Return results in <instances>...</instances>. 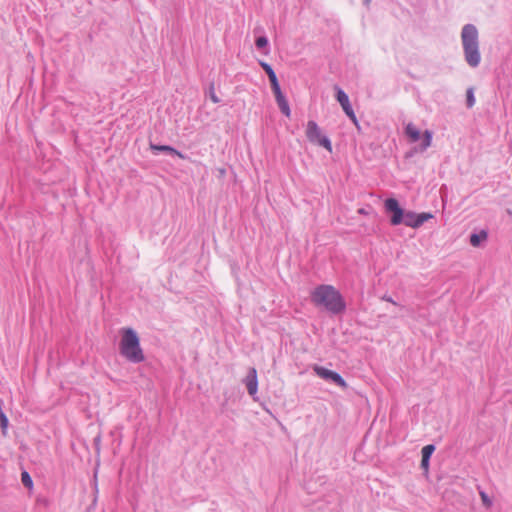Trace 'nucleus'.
Returning <instances> with one entry per match:
<instances>
[{
	"label": "nucleus",
	"instance_id": "obj_8",
	"mask_svg": "<svg viewBox=\"0 0 512 512\" xmlns=\"http://www.w3.org/2000/svg\"><path fill=\"white\" fill-rule=\"evenodd\" d=\"M243 382L247 388L249 395L254 396L258 391V378L257 371L254 367H251L243 379Z\"/></svg>",
	"mask_w": 512,
	"mask_h": 512
},
{
	"label": "nucleus",
	"instance_id": "obj_17",
	"mask_svg": "<svg viewBox=\"0 0 512 512\" xmlns=\"http://www.w3.org/2000/svg\"><path fill=\"white\" fill-rule=\"evenodd\" d=\"M206 94L213 103L217 104L220 102V98L215 93L214 83H210Z\"/></svg>",
	"mask_w": 512,
	"mask_h": 512
},
{
	"label": "nucleus",
	"instance_id": "obj_5",
	"mask_svg": "<svg viewBox=\"0 0 512 512\" xmlns=\"http://www.w3.org/2000/svg\"><path fill=\"white\" fill-rule=\"evenodd\" d=\"M384 208L387 213L391 214L390 217V223L393 226H397L400 224H403L406 211L403 210L397 199L395 198H388L384 202Z\"/></svg>",
	"mask_w": 512,
	"mask_h": 512
},
{
	"label": "nucleus",
	"instance_id": "obj_7",
	"mask_svg": "<svg viewBox=\"0 0 512 512\" xmlns=\"http://www.w3.org/2000/svg\"><path fill=\"white\" fill-rule=\"evenodd\" d=\"M313 370L318 377L333 382L343 389L347 388L346 381L339 373L318 365L314 366Z\"/></svg>",
	"mask_w": 512,
	"mask_h": 512
},
{
	"label": "nucleus",
	"instance_id": "obj_3",
	"mask_svg": "<svg viewBox=\"0 0 512 512\" xmlns=\"http://www.w3.org/2000/svg\"><path fill=\"white\" fill-rule=\"evenodd\" d=\"M120 353L132 363H140L144 360V354L140 347L137 333L131 329H124L120 342Z\"/></svg>",
	"mask_w": 512,
	"mask_h": 512
},
{
	"label": "nucleus",
	"instance_id": "obj_15",
	"mask_svg": "<svg viewBox=\"0 0 512 512\" xmlns=\"http://www.w3.org/2000/svg\"><path fill=\"white\" fill-rule=\"evenodd\" d=\"M486 238H487V233L485 231H481L478 234L473 233L470 236V243L472 246L477 247L480 244V242Z\"/></svg>",
	"mask_w": 512,
	"mask_h": 512
},
{
	"label": "nucleus",
	"instance_id": "obj_22",
	"mask_svg": "<svg viewBox=\"0 0 512 512\" xmlns=\"http://www.w3.org/2000/svg\"><path fill=\"white\" fill-rule=\"evenodd\" d=\"M347 116L353 122V124L357 127V129H360V125H359V122H358V119H357L355 113L352 112V114L347 115Z\"/></svg>",
	"mask_w": 512,
	"mask_h": 512
},
{
	"label": "nucleus",
	"instance_id": "obj_16",
	"mask_svg": "<svg viewBox=\"0 0 512 512\" xmlns=\"http://www.w3.org/2000/svg\"><path fill=\"white\" fill-rule=\"evenodd\" d=\"M260 66L263 68V70L266 72L269 81H273L277 78L275 71L273 70L272 66L264 61L259 62Z\"/></svg>",
	"mask_w": 512,
	"mask_h": 512
},
{
	"label": "nucleus",
	"instance_id": "obj_25",
	"mask_svg": "<svg viewBox=\"0 0 512 512\" xmlns=\"http://www.w3.org/2000/svg\"><path fill=\"white\" fill-rule=\"evenodd\" d=\"M481 496H482L483 501H484V502H486V501H487V496H486V494L482 492V493H481Z\"/></svg>",
	"mask_w": 512,
	"mask_h": 512
},
{
	"label": "nucleus",
	"instance_id": "obj_26",
	"mask_svg": "<svg viewBox=\"0 0 512 512\" xmlns=\"http://www.w3.org/2000/svg\"><path fill=\"white\" fill-rule=\"evenodd\" d=\"M364 3L368 5L370 3V0H364Z\"/></svg>",
	"mask_w": 512,
	"mask_h": 512
},
{
	"label": "nucleus",
	"instance_id": "obj_19",
	"mask_svg": "<svg viewBox=\"0 0 512 512\" xmlns=\"http://www.w3.org/2000/svg\"><path fill=\"white\" fill-rule=\"evenodd\" d=\"M466 104L468 108H472L475 105V96L473 88H468L466 92Z\"/></svg>",
	"mask_w": 512,
	"mask_h": 512
},
{
	"label": "nucleus",
	"instance_id": "obj_13",
	"mask_svg": "<svg viewBox=\"0 0 512 512\" xmlns=\"http://www.w3.org/2000/svg\"><path fill=\"white\" fill-rule=\"evenodd\" d=\"M255 45L257 49L264 50V54L267 55L269 53V42L266 36H259L255 40Z\"/></svg>",
	"mask_w": 512,
	"mask_h": 512
},
{
	"label": "nucleus",
	"instance_id": "obj_10",
	"mask_svg": "<svg viewBox=\"0 0 512 512\" xmlns=\"http://www.w3.org/2000/svg\"><path fill=\"white\" fill-rule=\"evenodd\" d=\"M336 99L339 102V104L341 105V107L346 115H350V114H352V112H354V110L350 104L348 95L340 88L337 90Z\"/></svg>",
	"mask_w": 512,
	"mask_h": 512
},
{
	"label": "nucleus",
	"instance_id": "obj_9",
	"mask_svg": "<svg viewBox=\"0 0 512 512\" xmlns=\"http://www.w3.org/2000/svg\"><path fill=\"white\" fill-rule=\"evenodd\" d=\"M150 149H151L152 153L155 155H157L160 152H165L170 155L177 156L180 159L187 158V156L184 155L182 152L178 151L177 149H175L174 147L169 146V145H158V144L150 143Z\"/></svg>",
	"mask_w": 512,
	"mask_h": 512
},
{
	"label": "nucleus",
	"instance_id": "obj_21",
	"mask_svg": "<svg viewBox=\"0 0 512 512\" xmlns=\"http://www.w3.org/2000/svg\"><path fill=\"white\" fill-rule=\"evenodd\" d=\"M270 84H271V88H272V91L274 93V96L277 95V94H280L282 93L281 91V88H280V85H279V82H278V79H274L273 81H270Z\"/></svg>",
	"mask_w": 512,
	"mask_h": 512
},
{
	"label": "nucleus",
	"instance_id": "obj_24",
	"mask_svg": "<svg viewBox=\"0 0 512 512\" xmlns=\"http://www.w3.org/2000/svg\"><path fill=\"white\" fill-rule=\"evenodd\" d=\"M382 299H383V300H385V301H387V302H390V303H392V304H394V305H397V303L392 299V297H390V296H388V295H384V296L382 297Z\"/></svg>",
	"mask_w": 512,
	"mask_h": 512
},
{
	"label": "nucleus",
	"instance_id": "obj_14",
	"mask_svg": "<svg viewBox=\"0 0 512 512\" xmlns=\"http://www.w3.org/2000/svg\"><path fill=\"white\" fill-rule=\"evenodd\" d=\"M432 143V132L429 130H425L423 134L422 143L420 145V152H424L431 146Z\"/></svg>",
	"mask_w": 512,
	"mask_h": 512
},
{
	"label": "nucleus",
	"instance_id": "obj_12",
	"mask_svg": "<svg viewBox=\"0 0 512 512\" xmlns=\"http://www.w3.org/2000/svg\"><path fill=\"white\" fill-rule=\"evenodd\" d=\"M405 134L410 138L412 142L418 141L421 136L420 131L412 123L406 125Z\"/></svg>",
	"mask_w": 512,
	"mask_h": 512
},
{
	"label": "nucleus",
	"instance_id": "obj_2",
	"mask_svg": "<svg viewBox=\"0 0 512 512\" xmlns=\"http://www.w3.org/2000/svg\"><path fill=\"white\" fill-rule=\"evenodd\" d=\"M464 59L469 67L477 68L481 63L479 32L474 24H465L461 30Z\"/></svg>",
	"mask_w": 512,
	"mask_h": 512
},
{
	"label": "nucleus",
	"instance_id": "obj_1",
	"mask_svg": "<svg viewBox=\"0 0 512 512\" xmlns=\"http://www.w3.org/2000/svg\"><path fill=\"white\" fill-rule=\"evenodd\" d=\"M311 301L331 314H341L346 310L341 293L332 285L322 284L315 287L311 292Z\"/></svg>",
	"mask_w": 512,
	"mask_h": 512
},
{
	"label": "nucleus",
	"instance_id": "obj_18",
	"mask_svg": "<svg viewBox=\"0 0 512 512\" xmlns=\"http://www.w3.org/2000/svg\"><path fill=\"white\" fill-rule=\"evenodd\" d=\"M21 481L26 488L31 489L33 487V480L27 471L22 472Z\"/></svg>",
	"mask_w": 512,
	"mask_h": 512
},
{
	"label": "nucleus",
	"instance_id": "obj_4",
	"mask_svg": "<svg viewBox=\"0 0 512 512\" xmlns=\"http://www.w3.org/2000/svg\"><path fill=\"white\" fill-rule=\"evenodd\" d=\"M306 137L311 143L318 144L329 152L332 151V144L330 139L327 136L322 135L320 127L313 120L307 122Z\"/></svg>",
	"mask_w": 512,
	"mask_h": 512
},
{
	"label": "nucleus",
	"instance_id": "obj_23",
	"mask_svg": "<svg viewBox=\"0 0 512 512\" xmlns=\"http://www.w3.org/2000/svg\"><path fill=\"white\" fill-rule=\"evenodd\" d=\"M430 458L422 457L421 459V468L424 470H428L429 468Z\"/></svg>",
	"mask_w": 512,
	"mask_h": 512
},
{
	"label": "nucleus",
	"instance_id": "obj_11",
	"mask_svg": "<svg viewBox=\"0 0 512 512\" xmlns=\"http://www.w3.org/2000/svg\"><path fill=\"white\" fill-rule=\"evenodd\" d=\"M275 100L277 102V105H278L280 111L285 116L289 117L291 114V110H290L289 103H288L286 97L284 96V94L280 93V94L275 95Z\"/></svg>",
	"mask_w": 512,
	"mask_h": 512
},
{
	"label": "nucleus",
	"instance_id": "obj_6",
	"mask_svg": "<svg viewBox=\"0 0 512 512\" xmlns=\"http://www.w3.org/2000/svg\"><path fill=\"white\" fill-rule=\"evenodd\" d=\"M434 216L430 212L416 213L414 211H406L403 224L407 227L417 229Z\"/></svg>",
	"mask_w": 512,
	"mask_h": 512
},
{
	"label": "nucleus",
	"instance_id": "obj_20",
	"mask_svg": "<svg viewBox=\"0 0 512 512\" xmlns=\"http://www.w3.org/2000/svg\"><path fill=\"white\" fill-rule=\"evenodd\" d=\"M434 451L435 446L433 444L426 445L421 450L422 457L431 458Z\"/></svg>",
	"mask_w": 512,
	"mask_h": 512
}]
</instances>
